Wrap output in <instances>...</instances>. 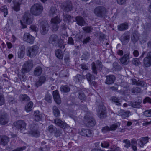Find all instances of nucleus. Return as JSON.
Listing matches in <instances>:
<instances>
[{
  "instance_id": "nucleus-1",
  "label": "nucleus",
  "mask_w": 151,
  "mask_h": 151,
  "mask_svg": "<svg viewBox=\"0 0 151 151\" xmlns=\"http://www.w3.org/2000/svg\"><path fill=\"white\" fill-rule=\"evenodd\" d=\"M49 42L53 45L57 44L60 48H62L63 42L62 39L57 35L54 34L51 35L49 37Z\"/></svg>"
},
{
  "instance_id": "nucleus-40",
  "label": "nucleus",
  "mask_w": 151,
  "mask_h": 151,
  "mask_svg": "<svg viewBox=\"0 0 151 151\" xmlns=\"http://www.w3.org/2000/svg\"><path fill=\"white\" fill-rule=\"evenodd\" d=\"M51 21L52 24H58L61 22V20L60 19L59 16H58L54 18H52Z\"/></svg>"
},
{
  "instance_id": "nucleus-62",
  "label": "nucleus",
  "mask_w": 151,
  "mask_h": 151,
  "mask_svg": "<svg viewBox=\"0 0 151 151\" xmlns=\"http://www.w3.org/2000/svg\"><path fill=\"white\" fill-rule=\"evenodd\" d=\"M52 29L53 31L55 32L58 30L59 27L58 26L57 24H52Z\"/></svg>"
},
{
  "instance_id": "nucleus-5",
  "label": "nucleus",
  "mask_w": 151,
  "mask_h": 151,
  "mask_svg": "<svg viewBox=\"0 0 151 151\" xmlns=\"http://www.w3.org/2000/svg\"><path fill=\"white\" fill-rule=\"evenodd\" d=\"M33 62L32 60H28L25 62L22 66L21 70V73L23 75L29 72L33 67Z\"/></svg>"
},
{
  "instance_id": "nucleus-6",
  "label": "nucleus",
  "mask_w": 151,
  "mask_h": 151,
  "mask_svg": "<svg viewBox=\"0 0 151 151\" xmlns=\"http://www.w3.org/2000/svg\"><path fill=\"white\" fill-rule=\"evenodd\" d=\"M107 12L106 9L102 6L96 7L94 10V13L96 15L100 17H103L105 16Z\"/></svg>"
},
{
  "instance_id": "nucleus-11",
  "label": "nucleus",
  "mask_w": 151,
  "mask_h": 151,
  "mask_svg": "<svg viewBox=\"0 0 151 151\" xmlns=\"http://www.w3.org/2000/svg\"><path fill=\"white\" fill-rule=\"evenodd\" d=\"M23 38L24 41L30 44H33L35 40V37L28 33H24Z\"/></svg>"
},
{
  "instance_id": "nucleus-31",
  "label": "nucleus",
  "mask_w": 151,
  "mask_h": 151,
  "mask_svg": "<svg viewBox=\"0 0 151 151\" xmlns=\"http://www.w3.org/2000/svg\"><path fill=\"white\" fill-rule=\"evenodd\" d=\"M46 81V78L45 76H40L36 83V86L37 87L41 86Z\"/></svg>"
},
{
  "instance_id": "nucleus-41",
  "label": "nucleus",
  "mask_w": 151,
  "mask_h": 151,
  "mask_svg": "<svg viewBox=\"0 0 151 151\" xmlns=\"http://www.w3.org/2000/svg\"><path fill=\"white\" fill-rule=\"evenodd\" d=\"M57 12V10L55 7H52L50 9L49 15L50 16L52 17L55 14H56Z\"/></svg>"
},
{
  "instance_id": "nucleus-27",
  "label": "nucleus",
  "mask_w": 151,
  "mask_h": 151,
  "mask_svg": "<svg viewBox=\"0 0 151 151\" xmlns=\"http://www.w3.org/2000/svg\"><path fill=\"white\" fill-rule=\"evenodd\" d=\"M142 101L138 99L136 101H131L130 103V105L134 108H140L141 107V104Z\"/></svg>"
},
{
  "instance_id": "nucleus-38",
  "label": "nucleus",
  "mask_w": 151,
  "mask_h": 151,
  "mask_svg": "<svg viewBox=\"0 0 151 151\" xmlns=\"http://www.w3.org/2000/svg\"><path fill=\"white\" fill-rule=\"evenodd\" d=\"M52 110L54 115L55 116L58 117L60 116V111L57 106H53Z\"/></svg>"
},
{
  "instance_id": "nucleus-45",
  "label": "nucleus",
  "mask_w": 151,
  "mask_h": 151,
  "mask_svg": "<svg viewBox=\"0 0 151 151\" xmlns=\"http://www.w3.org/2000/svg\"><path fill=\"white\" fill-rule=\"evenodd\" d=\"M83 29L87 33H90L93 30V28L91 26H87L83 28Z\"/></svg>"
},
{
  "instance_id": "nucleus-39",
  "label": "nucleus",
  "mask_w": 151,
  "mask_h": 151,
  "mask_svg": "<svg viewBox=\"0 0 151 151\" xmlns=\"http://www.w3.org/2000/svg\"><path fill=\"white\" fill-rule=\"evenodd\" d=\"M20 99L22 101H28L30 100V97L26 94L21 95L20 96Z\"/></svg>"
},
{
  "instance_id": "nucleus-26",
  "label": "nucleus",
  "mask_w": 151,
  "mask_h": 151,
  "mask_svg": "<svg viewBox=\"0 0 151 151\" xmlns=\"http://www.w3.org/2000/svg\"><path fill=\"white\" fill-rule=\"evenodd\" d=\"M120 61L123 64H127L129 61V54H124L123 56L120 59Z\"/></svg>"
},
{
  "instance_id": "nucleus-48",
  "label": "nucleus",
  "mask_w": 151,
  "mask_h": 151,
  "mask_svg": "<svg viewBox=\"0 0 151 151\" xmlns=\"http://www.w3.org/2000/svg\"><path fill=\"white\" fill-rule=\"evenodd\" d=\"M0 9L1 12H3L4 13V17H6L7 14V9L6 6L5 5L2 6L0 8Z\"/></svg>"
},
{
  "instance_id": "nucleus-32",
  "label": "nucleus",
  "mask_w": 151,
  "mask_h": 151,
  "mask_svg": "<svg viewBox=\"0 0 151 151\" xmlns=\"http://www.w3.org/2000/svg\"><path fill=\"white\" fill-rule=\"evenodd\" d=\"M13 3L14 6L12 9L16 11H18L20 9V5L21 3L17 1H13Z\"/></svg>"
},
{
  "instance_id": "nucleus-57",
  "label": "nucleus",
  "mask_w": 151,
  "mask_h": 151,
  "mask_svg": "<svg viewBox=\"0 0 151 151\" xmlns=\"http://www.w3.org/2000/svg\"><path fill=\"white\" fill-rule=\"evenodd\" d=\"M5 99L4 95L1 93H0V105H2L4 103Z\"/></svg>"
},
{
  "instance_id": "nucleus-34",
  "label": "nucleus",
  "mask_w": 151,
  "mask_h": 151,
  "mask_svg": "<svg viewBox=\"0 0 151 151\" xmlns=\"http://www.w3.org/2000/svg\"><path fill=\"white\" fill-rule=\"evenodd\" d=\"M55 54L56 57L60 59H62L63 56L62 51L60 49H58L55 51Z\"/></svg>"
},
{
  "instance_id": "nucleus-12",
  "label": "nucleus",
  "mask_w": 151,
  "mask_h": 151,
  "mask_svg": "<svg viewBox=\"0 0 151 151\" xmlns=\"http://www.w3.org/2000/svg\"><path fill=\"white\" fill-rule=\"evenodd\" d=\"M81 135L88 137H91L93 135V132L89 129L82 128L80 131Z\"/></svg>"
},
{
  "instance_id": "nucleus-36",
  "label": "nucleus",
  "mask_w": 151,
  "mask_h": 151,
  "mask_svg": "<svg viewBox=\"0 0 151 151\" xmlns=\"http://www.w3.org/2000/svg\"><path fill=\"white\" fill-rule=\"evenodd\" d=\"M42 71V69L40 67H37L35 68L34 70V75L36 76H39L41 74Z\"/></svg>"
},
{
  "instance_id": "nucleus-51",
  "label": "nucleus",
  "mask_w": 151,
  "mask_h": 151,
  "mask_svg": "<svg viewBox=\"0 0 151 151\" xmlns=\"http://www.w3.org/2000/svg\"><path fill=\"white\" fill-rule=\"evenodd\" d=\"M131 91L133 93H141V91L140 88L138 87H135L133 88L132 89Z\"/></svg>"
},
{
  "instance_id": "nucleus-16",
  "label": "nucleus",
  "mask_w": 151,
  "mask_h": 151,
  "mask_svg": "<svg viewBox=\"0 0 151 151\" xmlns=\"http://www.w3.org/2000/svg\"><path fill=\"white\" fill-rule=\"evenodd\" d=\"M149 139V138L147 137H141L138 140H139L138 143V145L140 147H143L144 145L148 142Z\"/></svg>"
},
{
  "instance_id": "nucleus-13",
  "label": "nucleus",
  "mask_w": 151,
  "mask_h": 151,
  "mask_svg": "<svg viewBox=\"0 0 151 151\" xmlns=\"http://www.w3.org/2000/svg\"><path fill=\"white\" fill-rule=\"evenodd\" d=\"M62 8L66 12H68L71 11L72 9V5L70 1H67L63 3L62 6Z\"/></svg>"
},
{
  "instance_id": "nucleus-21",
  "label": "nucleus",
  "mask_w": 151,
  "mask_h": 151,
  "mask_svg": "<svg viewBox=\"0 0 151 151\" xmlns=\"http://www.w3.org/2000/svg\"><path fill=\"white\" fill-rule=\"evenodd\" d=\"M9 141V138L5 135L0 136V145H6Z\"/></svg>"
},
{
  "instance_id": "nucleus-43",
  "label": "nucleus",
  "mask_w": 151,
  "mask_h": 151,
  "mask_svg": "<svg viewBox=\"0 0 151 151\" xmlns=\"http://www.w3.org/2000/svg\"><path fill=\"white\" fill-rule=\"evenodd\" d=\"M64 60L65 63L67 65H68L70 64V60L69 53H67L64 57Z\"/></svg>"
},
{
  "instance_id": "nucleus-24",
  "label": "nucleus",
  "mask_w": 151,
  "mask_h": 151,
  "mask_svg": "<svg viewBox=\"0 0 151 151\" xmlns=\"http://www.w3.org/2000/svg\"><path fill=\"white\" fill-rule=\"evenodd\" d=\"M129 36L127 34H124L121 36V40L122 44L124 45L127 44L129 40Z\"/></svg>"
},
{
  "instance_id": "nucleus-17",
  "label": "nucleus",
  "mask_w": 151,
  "mask_h": 151,
  "mask_svg": "<svg viewBox=\"0 0 151 151\" xmlns=\"http://www.w3.org/2000/svg\"><path fill=\"white\" fill-rule=\"evenodd\" d=\"M53 96L54 100L55 102L58 104L61 103V100L58 91L55 90L53 91Z\"/></svg>"
},
{
  "instance_id": "nucleus-18",
  "label": "nucleus",
  "mask_w": 151,
  "mask_h": 151,
  "mask_svg": "<svg viewBox=\"0 0 151 151\" xmlns=\"http://www.w3.org/2000/svg\"><path fill=\"white\" fill-rule=\"evenodd\" d=\"M106 77L105 83L107 84H111L114 83L116 79L115 76L112 75H108Z\"/></svg>"
},
{
  "instance_id": "nucleus-7",
  "label": "nucleus",
  "mask_w": 151,
  "mask_h": 151,
  "mask_svg": "<svg viewBox=\"0 0 151 151\" xmlns=\"http://www.w3.org/2000/svg\"><path fill=\"white\" fill-rule=\"evenodd\" d=\"M91 66L92 72L94 74L97 75L98 71L102 69L103 65L102 63L99 60H97L96 62V65L94 62H93Z\"/></svg>"
},
{
  "instance_id": "nucleus-28",
  "label": "nucleus",
  "mask_w": 151,
  "mask_h": 151,
  "mask_svg": "<svg viewBox=\"0 0 151 151\" xmlns=\"http://www.w3.org/2000/svg\"><path fill=\"white\" fill-rule=\"evenodd\" d=\"M129 114V111H125L121 109H120L118 112V114L121 116L124 119L128 117Z\"/></svg>"
},
{
  "instance_id": "nucleus-49",
  "label": "nucleus",
  "mask_w": 151,
  "mask_h": 151,
  "mask_svg": "<svg viewBox=\"0 0 151 151\" xmlns=\"http://www.w3.org/2000/svg\"><path fill=\"white\" fill-rule=\"evenodd\" d=\"M78 97L81 100H84L86 99V96L83 91H80L79 93Z\"/></svg>"
},
{
  "instance_id": "nucleus-55",
  "label": "nucleus",
  "mask_w": 151,
  "mask_h": 151,
  "mask_svg": "<svg viewBox=\"0 0 151 151\" xmlns=\"http://www.w3.org/2000/svg\"><path fill=\"white\" fill-rule=\"evenodd\" d=\"M54 133H55V136L57 137L60 136L62 134V131L61 129H56V130Z\"/></svg>"
},
{
  "instance_id": "nucleus-64",
  "label": "nucleus",
  "mask_w": 151,
  "mask_h": 151,
  "mask_svg": "<svg viewBox=\"0 0 151 151\" xmlns=\"http://www.w3.org/2000/svg\"><path fill=\"white\" fill-rule=\"evenodd\" d=\"M26 148V146H23L22 147H18L17 148L14 149L12 151H22L25 150Z\"/></svg>"
},
{
  "instance_id": "nucleus-14",
  "label": "nucleus",
  "mask_w": 151,
  "mask_h": 151,
  "mask_svg": "<svg viewBox=\"0 0 151 151\" xmlns=\"http://www.w3.org/2000/svg\"><path fill=\"white\" fill-rule=\"evenodd\" d=\"M8 121L6 113L5 112H1L0 111V124H5L8 122Z\"/></svg>"
},
{
  "instance_id": "nucleus-30",
  "label": "nucleus",
  "mask_w": 151,
  "mask_h": 151,
  "mask_svg": "<svg viewBox=\"0 0 151 151\" xmlns=\"http://www.w3.org/2000/svg\"><path fill=\"white\" fill-rule=\"evenodd\" d=\"M128 28V25L126 23H123L118 26V29L119 31L127 30Z\"/></svg>"
},
{
  "instance_id": "nucleus-56",
  "label": "nucleus",
  "mask_w": 151,
  "mask_h": 151,
  "mask_svg": "<svg viewBox=\"0 0 151 151\" xmlns=\"http://www.w3.org/2000/svg\"><path fill=\"white\" fill-rule=\"evenodd\" d=\"M144 115L146 117H151V109L146 110L144 112Z\"/></svg>"
},
{
  "instance_id": "nucleus-44",
  "label": "nucleus",
  "mask_w": 151,
  "mask_h": 151,
  "mask_svg": "<svg viewBox=\"0 0 151 151\" xmlns=\"http://www.w3.org/2000/svg\"><path fill=\"white\" fill-rule=\"evenodd\" d=\"M83 79V77L82 75L78 74L74 78V80L76 83H78L81 82Z\"/></svg>"
},
{
  "instance_id": "nucleus-22",
  "label": "nucleus",
  "mask_w": 151,
  "mask_h": 151,
  "mask_svg": "<svg viewBox=\"0 0 151 151\" xmlns=\"http://www.w3.org/2000/svg\"><path fill=\"white\" fill-rule=\"evenodd\" d=\"M77 24L79 26H82L85 25L86 24L83 18L80 16H77L76 18Z\"/></svg>"
},
{
  "instance_id": "nucleus-60",
  "label": "nucleus",
  "mask_w": 151,
  "mask_h": 151,
  "mask_svg": "<svg viewBox=\"0 0 151 151\" xmlns=\"http://www.w3.org/2000/svg\"><path fill=\"white\" fill-rule=\"evenodd\" d=\"M109 145V143L106 141H103L101 144V146L103 148H107Z\"/></svg>"
},
{
  "instance_id": "nucleus-23",
  "label": "nucleus",
  "mask_w": 151,
  "mask_h": 151,
  "mask_svg": "<svg viewBox=\"0 0 151 151\" xmlns=\"http://www.w3.org/2000/svg\"><path fill=\"white\" fill-rule=\"evenodd\" d=\"M87 120H85V125L89 127H93L95 124V121L94 119L92 117L90 116L89 121L87 122Z\"/></svg>"
},
{
  "instance_id": "nucleus-10",
  "label": "nucleus",
  "mask_w": 151,
  "mask_h": 151,
  "mask_svg": "<svg viewBox=\"0 0 151 151\" xmlns=\"http://www.w3.org/2000/svg\"><path fill=\"white\" fill-rule=\"evenodd\" d=\"M143 66L148 68L151 65V52H148L147 56L145 58L143 61Z\"/></svg>"
},
{
  "instance_id": "nucleus-54",
  "label": "nucleus",
  "mask_w": 151,
  "mask_h": 151,
  "mask_svg": "<svg viewBox=\"0 0 151 151\" xmlns=\"http://www.w3.org/2000/svg\"><path fill=\"white\" fill-rule=\"evenodd\" d=\"M113 70H119L121 69V67L116 63H114L113 64Z\"/></svg>"
},
{
  "instance_id": "nucleus-58",
  "label": "nucleus",
  "mask_w": 151,
  "mask_h": 151,
  "mask_svg": "<svg viewBox=\"0 0 151 151\" xmlns=\"http://www.w3.org/2000/svg\"><path fill=\"white\" fill-rule=\"evenodd\" d=\"M139 58H134L132 60V63L134 65L137 66L140 64V62Z\"/></svg>"
},
{
  "instance_id": "nucleus-19",
  "label": "nucleus",
  "mask_w": 151,
  "mask_h": 151,
  "mask_svg": "<svg viewBox=\"0 0 151 151\" xmlns=\"http://www.w3.org/2000/svg\"><path fill=\"white\" fill-rule=\"evenodd\" d=\"M25 47L24 45L20 46L19 48L18 51V58H22L24 57L25 54Z\"/></svg>"
},
{
  "instance_id": "nucleus-52",
  "label": "nucleus",
  "mask_w": 151,
  "mask_h": 151,
  "mask_svg": "<svg viewBox=\"0 0 151 151\" xmlns=\"http://www.w3.org/2000/svg\"><path fill=\"white\" fill-rule=\"evenodd\" d=\"M45 100L49 103H51L52 101V97L51 95L47 94L45 97Z\"/></svg>"
},
{
  "instance_id": "nucleus-50",
  "label": "nucleus",
  "mask_w": 151,
  "mask_h": 151,
  "mask_svg": "<svg viewBox=\"0 0 151 151\" xmlns=\"http://www.w3.org/2000/svg\"><path fill=\"white\" fill-rule=\"evenodd\" d=\"M123 142L125 143V145H124V147L126 148H128L129 147H130L131 146V143L130 141L127 139H124L123 141Z\"/></svg>"
},
{
  "instance_id": "nucleus-61",
  "label": "nucleus",
  "mask_w": 151,
  "mask_h": 151,
  "mask_svg": "<svg viewBox=\"0 0 151 151\" xmlns=\"http://www.w3.org/2000/svg\"><path fill=\"white\" fill-rule=\"evenodd\" d=\"M110 131V128L108 126L104 127H103L102 129V132L104 133H106L108 131Z\"/></svg>"
},
{
  "instance_id": "nucleus-29",
  "label": "nucleus",
  "mask_w": 151,
  "mask_h": 151,
  "mask_svg": "<svg viewBox=\"0 0 151 151\" xmlns=\"http://www.w3.org/2000/svg\"><path fill=\"white\" fill-rule=\"evenodd\" d=\"M54 122L55 124L61 128H63L66 126V123L58 119L54 120Z\"/></svg>"
},
{
  "instance_id": "nucleus-15",
  "label": "nucleus",
  "mask_w": 151,
  "mask_h": 151,
  "mask_svg": "<svg viewBox=\"0 0 151 151\" xmlns=\"http://www.w3.org/2000/svg\"><path fill=\"white\" fill-rule=\"evenodd\" d=\"M49 26L47 22L43 23L41 26L40 32L42 35H45L46 34L49 30Z\"/></svg>"
},
{
  "instance_id": "nucleus-2",
  "label": "nucleus",
  "mask_w": 151,
  "mask_h": 151,
  "mask_svg": "<svg viewBox=\"0 0 151 151\" xmlns=\"http://www.w3.org/2000/svg\"><path fill=\"white\" fill-rule=\"evenodd\" d=\"M33 21L32 18H31V16L28 13H25L22 18V20H20L22 28H25L27 26L25 23L28 24H31Z\"/></svg>"
},
{
  "instance_id": "nucleus-9",
  "label": "nucleus",
  "mask_w": 151,
  "mask_h": 151,
  "mask_svg": "<svg viewBox=\"0 0 151 151\" xmlns=\"http://www.w3.org/2000/svg\"><path fill=\"white\" fill-rule=\"evenodd\" d=\"M14 126L17 129L20 130L22 133H24V131L25 130L26 124L22 120H19L14 123Z\"/></svg>"
},
{
  "instance_id": "nucleus-42",
  "label": "nucleus",
  "mask_w": 151,
  "mask_h": 151,
  "mask_svg": "<svg viewBox=\"0 0 151 151\" xmlns=\"http://www.w3.org/2000/svg\"><path fill=\"white\" fill-rule=\"evenodd\" d=\"M29 134L32 136L38 137L39 135V133L37 130L35 129L30 130Z\"/></svg>"
},
{
  "instance_id": "nucleus-3",
  "label": "nucleus",
  "mask_w": 151,
  "mask_h": 151,
  "mask_svg": "<svg viewBox=\"0 0 151 151\" xmlns=\"http://www.w3.org/2000/svg\"><path fill=\"white\" fill-rule=\"evenodd\" d=\"M43 10V6L40 3H36L34 4L31 8L30 13L35 16L40 15Z\"/></svg>"
},
{
  "instance_id": "nucleus-63",
  "label": "nucleus",
  "mask_w": 151,
  "mask_h": 151,
  "mask_svg": "<svg viewBox=\"0 0 151 151\" xmlns=\"http://www.w3.org/2000/svg\"><path fill=\"white\" fill-rule=\"evenodd\" d=\"M143 102L144 104L147 102L151 103V99L149 97H146L143 100Z\"/></svg>"
},
{
  "instance_id": "nucleus-4",
  "label": "nucleus",
  "mask_w": 151,
  "mask_h": 151,
  "mask_svg": "<svg viewBox=\"0 0 151 151\" xmlns=\"http://www.w3.org/2000/svg\"><path fill=\"white\" fill-rule=\"evenodd\" d=\"M39 47L34 45L27 48V55L32 58L35 57L39 52Z\"/></svg>"
},
{
  "instance_id": "nucleus-20",
  "label": "nucleus",
  "mask_w": 151,
  "mask_h": 151,
  "mask_svg": "<svg viewBox=\"0 0 151 151\" xmlns=\"http://www.w3.org/2000/svg\"><path fill=\"white\" fill-rule=\"evenodd\" d=\"M131 81H132V84L136 85L138 86H140L141 87H146L147 84L145 82L142 81H137L135 79H131Z\"/></svg>"
},
{
  "instance_id": "nucleus-47",
  "label": "nucleus",
  "mask_w": 151,
  "mask_h": 151,
  "mask_svg": "<svg viewBox=\"0 0 151 151\" xmlns=\"http://www.w3.org/2000/svg\"><path fill=\"white\" fill-rule=\"evenodd\" d=\"M90 112L87 111L86 112V113L85 114V116L84 117L83 119V122L84 124H85V120H87V122H88L89 121V120L90 117Z\"/></svg>"
},
{
  "instance_id": "nucleus-33",
  "label": "nucleus",
  "mask_w": 151,
  "mask_h": 151,
  "mask_svg": "<svg viewBox=\"0 0 151 151\" xmlns=\"http://www.w3.org/2000/svg\"><path fill=\"white\" fill-rule=\"evenodd\" d=\"M33 103L32 101H30L25 106V111L27 112H30L32 110Z\"/></svg>"
},
{
  "instance_id": "nucleus-25",
  "label": "nucleus",
  "mask_w": 151,
  "mask_h": 151,
  "mask_svg": "<svg viewBox=\"0 0 151 151\" xmlns=\"http://www.w3.org/2000/svg\"><path fill=\"white\" fill-rule=\"evenodd\" d=\"M42 115L38 110L35 111L33 114V118L36 121H40L42 118Z\"/></svg>"
},
{
  "instance_id": "nucleus-59",
  "label": "nucleus",
  "mask_w": 151,
  "mask_h": 151,
  "mask_svg": "<svg viewBox=\"0 0 151 151\" xmlns=\"http://www.w3.org/2000/svg\"><path fill=\"white\" fill-rule=\"evenodd\" d=\"M131 40L134 42H135L137 41L139 39L138 36L136 34H134L131 37Z\"/></svg>"
},
{
  "instance_id": "nucleus-53",
  "label": "nucleus",
  "mask_w": 151,
  "mask_h": 151,
  "mask_svg": "<svg viewBox=\"0 0 151 151\" xmlns=\"http://www.w3.org/2000/svg\"><path fill=\"white\" fill-rule=\"evenodd\" d=\"M82 56L85 60H87L90 58V54L89 53L85 52L83 54Z\"/></svg>"
},
{
  "instance_id": "nucleus-46",
  "label": "nucleus",
  "mask_w": 151,
  "mask_h": 151,
  "mask_svg": "<svg viewBox=\"0 0 151 151\" xmlns=\"http://www.w3.org/2000/svg\"><path fill=\"white\" fill-rule=\"evenodd\" d=\"M48 130L50 133H54L56 130V128L54 126L52 125H50L48 127Z\"/></svg>"
},
{
  "instance_id": "nucleus-35",
  "label": "nucleus",
  "mask_w": 151,
  "mask_h": 151,
  "mask_svg": "<svg viewBox=\"0 0 151 151\" xmlns=\"http://www.w3.org/2000/svg\"><path fill=\"white\" fill-rule=\"evenodd\" d=\"M111 101L117 106L121 105L120 100L116 96H113L111 99Z\"/></svg>"
},
{
  "instance_id": "nucleus-37",
  "label": "nucleus",
  "mask_w": 151,
  "mask_h": 151,
  "mask_svg": "<svg viewBox=\"0 0 151 151\" xmlns=\"http://www.w3.org/2000/svg\"><path fill=\"white\" fill-rule=\"evenodd\" d=\"M60 89L61 92L64 93H67L70 91V88L66 85H62Z\"/></svg>"
},
{
  "instance_id": "nucleus-8",
  "label": "nucleus",
  "mask_w": 151,
  "mask_h": 151,
  "mask_svg": "<svg viewBox=\"0 0 151 151\" xmlns=\"http://www.w3.org/2000/svg\"><path fill=\"white\" fill-rule=\"evenodd\" d=\"M97 115L101 119H103L107 116L106 108L104 105H102L99 106Z\"/></svg>"
}]
</instances>
